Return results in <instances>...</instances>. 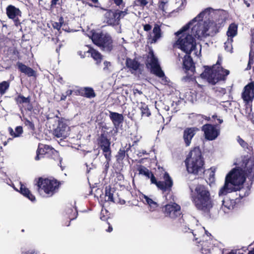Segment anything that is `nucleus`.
I'll use <instances>...</instances> for the list:
<instances>
[{
    "mask_svg": "<svg viewBox=\"0 0 254 254\" xmlns=\"http://www.w3.org/2000/svg\"><path fill=\"white\" fill-rule=\"evenodd\" d=\"M243 164V168H235L226 175L224 184L219 191V196L225 195L236 190L234 186L243 185L247 177L254 175V160L246 159L244 160Z\"/></svg>",
    "mask_w": 254,
    "mask_h": 254,
    "instance_id": "nucleus-1",
    "label": "nucleus"
},
{
    "mask_svg": "<svg viewBox=\"0 0 254 254\" xmlns=\"http://www.w3.org/2000/svg\"><path fill=\"white\" fill-rule=\"evenodd\" d=\"M191 200L197 210L208 214L213 207V201L208 188L201 184L195 187L191 195Z\"/></svg>",
    "mask_w": 254,
    "mask_h": 254,
    "instance_id": "nucleus-2",
    "label": "nucleus"
},
{
    "mask_svg": "<svg viewBox=\"0 0 254 254\" xmlns=\"http://www.w3.org/2000/svg\"><path fill=\"white\" fill-rule=\"evenodd\" d=\"M186 169L189 174L195 176L204 174L205 161L199 147H195L191 150L185 160Z\"/></svg>",
    "mask_w": 254,
    "mask_h": 254,
    "instance_id": "nucleus-3",
    "label": "nucleus"
},
{
    "mask_svg": "<svg viewBox=\"0 0 254 254\" xmlns=\"http://www.w3.org/2000/svg\"><path fill=\"white\" fill-rule=\"evenodd\" d=\"M36 185L39 194H44L46 197H49L58 192L61 183L54 178L39 177Z\"/></svg>",
    "mask_w": 254,
    "mask_h": 254,
    "instance_id": "nucleus-4",
    "label": "nucleus"
},
{
    "mask_svg": "<svg viewBox=\"0 0 254 254\" xmlns=\"http://www.w3.org/2000/svg\"><path fill=\"white\" fill-rule=\"evenodd\" d=\"M216 67V65H212L211 67L205 66V70L200 74V76L202 78L206 79L212 85H215L219 81H225L230 73L229 71L223 68L222 66Z\"/></svg>",
    "mask_w": 254,
    "mask_h": 254,
    "instance_id": "nucleus-5",
    "label": "nucleus"
},
{
    "mask_svg": "<svg viewBox=\"0 0 254 254\" xmlns=\"http://www.w3.org/2000/svg\"><path fill=\"white\" fill-rule=\"evenodd\" d=\"M187 31H183L178 35L176 34L177 36L181 35L176 41V44L182 51L187 54H191V52L196 49V40L192 34L186 33L185 32Z\"/></svg>",
    "mask_w": 254,
    "mask_h": 254,
    "instance_id": "nucleus-6",
    "label": "nucleus"
},
{
    "mask_svg": "<svg viewBox=\"0 0 254 254\" xmlns=\"http://www.w3.org/2000/svg\"><path fill=\"white\" fill-rule=\"evenodd\" d=\"M91 39L93 43L101 47L103 51L110 52L113 50V40L108 35L104 34L102 32H94Z\"/></svg>",
    "mask_w": 254,
    "mask_h": 254,
    "instance_id": "nucleus-7",
    "label": "nucleus"
},
{
    "mask_svg": "<svg viewBox=\"0 0 254 254\" xmlns=\"http://www.w3.org/2000/svg\"><path fill=\"white\" fill-rule=\"evenodd\" d=\"M42 158H47L54 160L60 159L59 153L57 150L48 145L43 144L38 146L35 159L38 161Z\"/></svg>",
    "mask_w": 254,
    "mask_h": 254,
    "instance_id": "nucleus-8",
    "label": "nucleus"
},
{
    "mask_svg": "<svg viewBox=\"0 0 254 254\" xmlns=\"http://www.w3.org/2000/svg\"><path fill=\"white\" fill-rule=\"evenodd\" d=\"M147 67H150L151 72L157 76L162 78L165 73L162 70L157 58L155 56L153 50L150 49L147 56Z\"/></svg>",
    "mask_w": 254,
    "mask_h": 254,
    "instance_id": "nucleus-9",
    "label": "nucleus"
},
{
    "mask_svg": "<svg viewBox=\"0 0 254 254\" xmlns=\"http://www.w3.org/2000/svg\"><path fill=\"white\" fill-rule=\"evenodd\" d=\"M149 179H150L151 184H155L159 189L163 192H170L171 191L173 182L167 172H165L163 175L164 181H157L153 173L150 175Z\"/></svg>",
    "mask_w": 254,
    "mask_h": 254,
    "instance_id": "nucleus-10",
    "label": "nucleus"
},
{
    "mask_svg": "<svg viewBox=\"0 0 254 254\" xmlns=\"http://www.w3.org/2000/svg\"><path fill=\"white\" fill-rule=\"evenodd\" d=\"M214 9L211 7H207L199 13L197 16L192 19L188 23L184 25L181 29L175 33V34L178 35L181 34L183 31L188 30L190 27L193 25L194 22L197 21H202L203 18L209 19V17L211 15V13H213Z\"/></svg>",
    "mask_w": 254,
    "mask_h": 254,
    "instance_id": "nucleus-11",
    "label": "nucleus"
},
{
    "mask_svg": "<svg viewBox=\"0 0 254 254\" xmlns=\"http://www.w3.org/2000/svg\"><path fill=\"white\" fill-rule=\"evenodd\" d=\"M202 130L204 132L205 138L208 140H215L220 134V127L215 124H206L202 127Z\"/></svg>",
    "mask_w": 254,
    "mask_h": 254,
    "instance_id": "nucleus-12",
    "label": "nucleus"
},
{
    "mask_svg": "<svg viewBox=\"0 0 254 254\" xmlns=\"http://www.w3.org/2000/svg\"><path fill=\"white\" fill-rule=\"evenodd\" d=\"M108 132L105 130L102 131L100 135L97 138V142L99 147L102 149L105 157L112 155L111 148L110 139L108 138L107 135Z\"/></svg>",
    "mask_w": 254,
    "mask_h": 254,
    "instance_id": "nucleus-13",
    "label": "nucleus"
},
{
    "mask_svg": "<svg viewBox=\"0 0 254 254\" xmlns=\"http://www.w3.org/2000/svg\"><path fill=\"white\" fill-rule=\"evenodd\" d=\"M162 211L166 216L172 219H176L182 214L181 206L175 202L165 205Z\"/></svg>",
    "mask_w": 254,
    "mask_h": 254,
    "instance_id": "nucleus-14",
    "label": "nucleus"
},
{
    "mask_svg": "<svg viewBox=\"0 0 254 254\" xmlns=\"http://www.w3.org/2000/svg\"><path fill=\"white\" fill-rule=\"evenodd\" d=\"M197 23L193 26L191 28V34L193 35L195 38L206 37L209 36L207 33V29L206 26L205 21H197Z\"/></svg>",
    "mask_w": 254,
    "mask_h": 254,
    "instance_id": "nucleus-15",
    "label": "nucleus"
},
{
    "mask_svg": "<svg viewBox=\"0 0 254 254\" xmlns=\"http://www.w3.org/2000/svg\"><path fill=\"white\" fill-rule=\"evenodd\" d=\"M14 100L16 104L22 109L24 107V105H27L26 108L25 109L26 111L32 112L33 111V106L31 102V97L30 96L28 97L24 96L22 94L16 93V96L14 98Z\"/></svg>",
    "mask_w": 254,
    "mask_h": 254,
    "instance_id": "nucleus-16",
    "label": "nucleus"
},
{
    "mask_svg": "<svg viewBox=\"0 0 254 254\" xmlns=\"http://www.w3.org/2000/svg\"><path fill=\"white\" fill-rule=\"evenodd\" d=\"M183 68L185 72L188 74H190L191 78L192 75H193L195 71V63L192 58L190 56V54H187L184 57L183 59Z\"/></svg>",
    "mask_w": 254,
    "mask_h": 254,
    "instance_id": "nucleus-17",
    "label": "nucleus"
},
{
    "mask_svg": "<svg viewBox=\"0 0 254 254\" xmlns=\"http://www.w3.org/2000/svg\"><path fill=\"white\" fill-rule=\"evenodd\" d=\"M224 22L223 19H221V20L218 19L216 21L211 20L205 21L208 34L213 36L218 33L219 29L223 27Z\"/></svg>",
    "mask_w": 254,
    "mask_h": 254,
    "instance_id": "nucleus-18",
    "label": "nucleus"
},
{
    "mask_svg": "<svg viewBox=\"0 0 254 254\" xmlns=\"http://www.w3.org/2000/svg\"><path fill=\"white\" fill-rule=\"evenodd\" d=\"M139 141V139L136 137V138L133 141L132 145L129 143L127 147V144H126V146H125L126 149H125L124 148H121L115 156L117 162L121 163L123 161L126 157L127 158H129L128 151L130 150L132 146L136 145Z\"/></svg>",
    "mask_w": 254,
    "mask_h": 254,
    "instance_id": "nucleus-19",
    "label": "nucleus"
},
{
    "mask_svg": "<svg viewBox=\"0 0 254 254\" xmlns=\"http://www.w3.org/2000/svg\"><path fill=\"white\" fill-rule=\"evenodd\" d=\"M254 82H251L246 85L244 88L242 93V98L246 103H249L251 101L254 97Z\"/></svg>",
    "mask_w": 254,
    "mask_h": 254,
    "instance_id": "nucleus-20",
    "label": "nucleus"
},
{
    "mask_svg": "<svg viewBox=\"0 0 254 254\" xmlns=\"http://www.w3.org/2000/svg\"><path fill=\"white\" fill-rule=\"evenodd\" d=\"M69 130V127L66 123L59 121L58 127L54 130V134L58 138H65L68 135Z\"/></svg>",
    "mask_w": 254,
    "mask_h": 254,
    "instance_id": "nucleus-21",
    "label": "nucleus"
},
{
    "mask_svg": "<svg viewBox=\"0 0 254 254\" xmlns=\"http://www.w3.org/2000/svg\"><path fill=\"white\" fill-rule=\"evenodd\" d=\"M116 10L106 9L104 14V22L109 25L115 26L119 24V19Z\"/></svg>",
    "mask_w": 254,
    "mask_h": 254,
    "instance_id": "nucleus-22",
    "label": "nucleus"
},
{
    "mask_svg": "<svg viewBox=\"0 0 254 254\" xmlns=\"http://www.w3.org/2000/svg\"><path fill=\"white\" fill-rule=\"evenodd\" d=\"M198 130L199 129L196 127H187L184 130L183 138L186 146H190L192 138Z\"/></svg>",
    "mask_w": 254,
    "mask_h": 254,
    "instance_id": "nucleus-23",
    "label": "nucleus"
},
{
    "mask_svg": "<svg viewBox=\"0 0 254 254\" xmlns=\"http://www.w3.org/2000/svg\"><path fill=\"white\" fill-rule=\"evenodd\" d=\"M16 66L19 71L24 73L28 77H35L36 76V72L35 70H34L31 67L26 65L22 63L18 62L16 63Z\"/></svg>",
    "mask_w": 254,
    "mask_h": 254,
    "instance_id": "nucleus-24",
    "label": "nucleus"
},
{
    "mask_svg": "<svg viewBox=\"0 0 254 254\" xmlns=\"http://www.w3.org/2000/svg\"><path fill=\"white\" fill-rule=\"evenodd\" d=\"M109 118L114 126L118 128L124 122V116L122 114L109 111Z\"/></svg>",
    "mask_w": 254,
    "mask_h": 254,
    "instance_id": "nucleus-25",
    "label": "nucleus"
},
{
    "mask_svg": "<svg viewBox=\"0 0 254 254\" xmlns=\"http://www.w3.org/2000/svg\"><path fill=\"white\" fill-rule=\"evenodd\" d=\"M6 13L9 19H15L17 17L21 16V11L18 8L14 5H9L6 8Z\"/></svg>",
    "mask_w": 254,
    "mask_h": 254,
    "instance_id": "nucleus-26",
    "label": "nucleus"
},
{
    "mask_svg": "<svg viewBox=\"0 0 254 254\" xmlns=\"http://www.w3.org/2000/svg\"><path fill=\"white\" fill-rule=\"evenodd\" d=\"M126 65L130 70L136 71L139 69L140 64L135 59H131L127 58L126 61Z\"/></svg>",
    "mask_w": 254,
    "mask_h": 254,
    "instance_id": "nucleus-27",
    "label": "nucleus"
},
{
    "mask_svg": "<svg viewBox=\"0 0 254 254\" xmlns=\"http://www.w3.org/2000/svg\"><path fill=\"white\" fill-rule=\"evenodd\" d=\"M238 25L235 23H231L228 28L226 35L228 38H233L238 34Z\"/></svg>",
    "mask_w": 254,
    "mask_h": 254,
    "instance_id": "nucleus-28",
    "label": "nucleus"
},
{
    "mask_svg": "<svg viewBox=\"0 0 254 254\" xmlns=\"http://www.w3.org/2000/svg\"><path fill=\"white\" fill-rule=\"evenodd\" d=\"M88 52L90 53L91 57L96 61L97 64H99L101 63L103 56L98 51L90 48Z\"/></svg>",
    "mask_w": 254,
    "mask_h": 254,
    "instance_id": "nucleus-29",
    "label": "nucleus"
},
{
    "mask_svg": "<svg viewBox=\"0 0 254 254\" xmlns=\"http://www.w3.org/2000/svg\"><path fill=\"white\" fill-rule=\"evenodd\" d=\"M242 186L243 185L234 186V188L236 190L234 191L239 190V196L241 198L248 196L250 193V188L249 187L244 188Z\"/></svg>",
    "mask_w": 254,
    "mask_h": 254,
    "instance_id": "nucleus-30",
    "label": "nucleus"
},
{
    "mask_svg": "<svg viewBox=\"0 0 254 254\" xmlns=\"http://www.w3.org/2000/svg\"><path fill=\"white\" fill-rule=\"evenodd\" d=\"M20 192L25 197H27L31 201H34L36 200L35 196L33 194H32V193L28 188L25 187L23 185L21 186V187L20 188Z\"/></svg>",
    "mask_w": 254,
    "mask_h": 254,
    "instance_id": "nucleus-31",
    "label": "nucleus"
},
{
    "mask_svg": "<svg viewBox=\"0 0 254 254\" xmlns=\"http://www.w3.org/2000/svg\"><path fill=\"white\" fill-rule=\"evenodd\" d=\"M116 190L114 188H111L110 186L105 188V197H108L107 201L114 202L116 197L114 196V194Z\"/></svg>",
    "mask_w": 254,
    "mask_h": 254,
    "instance_id": "nucleus-32",
    "label": "nucleus"
},
{
    "mask_svg": "<svg viewBox=\"0 0 254 254\" xmlns=\"http://www.w3.org/2000/svg\"><path fill=\"white\" fill-rule=\"evenodd\" d=\"M153 33L154 36L152 39V42L155 43L162 36L161 26L157 24H155L153 29Z\"/></svg>",
    "mask_w": 254,
    "mask_h": 254,
    "instance_id": "nucleus-33",
    "label": "nucleus"
},
{
    "mask_svg": "<svg viewBox=\"0 0 254 254\" xmlns=\"http://www.w3.org/2000/svg\"><path fill=\"white\" fill-rule=\"evenodd\" d=\"M143 198L147 205H148L149 210L151 211H155L158 207V203L149 198L148 196L143 195Z\"/></svg>",
    "mask_w": 254,
    "mask_h": 254,
    "instance_id": "nucleus-34",
    "label": "nucleus"
},
{
    "mask_svg": "<svg viewBox=\"0 0 254 254\" xmlns=\"http://www.w3.org/2000/svg\"><path fill=\"white\" fill-rule=\"evenodd\" d=\"M83 89V95L82 97H86L87 98H93L95 97L96 93L92 87H82Z\"/></svg>",
    "mask_w": 254,
    "mask_h": 254,
    "instance_id": "nucleus-35",
    "label": "nucleus"
},
{
    "mask_svg": "<svg viewBox=\"0 0 254 254\" xmlns=\"http://www.w3.org/2000/svg\"><path fill=\"white\" fill-rule=\"evenodd\" d=\"M10 84V81L9 80L3 81L0 82V94L1 95H3L6 93L9 88Z\"/></svg>",
    "mask_w": 254,
    "mask_h": 254,
    "instance_id": "nucleus-36",
    "label": "nucleus"
},
{
    "mask_svg": "<svg viewBox=\"0 0 254 254\" xmlns=\"http://www.w3.org/2000/svg\"><path fill=\"white\" fill-rule=\"evenodd\" d=\"M137 171L139 172V174L144 175L148 179L149 178L150 175L152 173L151 171L142 165L139 166L137 168Z\"/></svg>",
    "mask_w": 254,
    "mask_h": 254,
    "instance_id": "nucleus-37",
    "label": "nucleus"
},
{
    "mask_svg": "<svg viewBox=\"0 0 254 254\" xmlns=\"http://www.w3.org/2000/svg\"><path fill=\"white\" fill-rule=\"evenodd\" d=\"M140 110L142 116L149 117L151 115V112L148 108V105L145 103H141Z\"/></svg>",
    "mask_w": 254,
    "mask_h": 254,
    "instance_id": "nucleus-38",
    "label": "nucleus"
},
{
    "mask_svg": "<svg viewBox=\"0 0 254 254\" xmlns=\"http://www.w3.org/2000/svg\"><path fill=\"white\" fill-rule=\"evenodd\" d=\"M105 158L106 159V161L104 163V166L103 173L105 174H107L110 166V163L111 161L112 155H109V156Z\"/></svg>",
    "mask_w": 254,
    "mask_h": 254,
    "instance_id": "nucleus-39",
    "label": "nucleus"
},
{
    "mask_svg": "<svg viewBox=\"0 0 254 254\" xmlns=\"http://www.w3.org/2000/svg\"><path fill=\"white\" fill-rule=\"evenodd\" d=\"M211 122L213 124H215V123H217L219 126L220 127V125L223 123V120L220 117L218 116L216 113H215L211 117Z\"/></svg>",
    "mask_w": 254,
    "mask_h": 254,
    "instance_id": "nucleus-40",
    "label": "nucleus"
},
{
    "mask_svg": "<svg viewBox=\"0 0 254 254\" xmlns=\"http://www.w3.org/2000/svg\"><path fill=\"white\" fill-rule=\"evenodd\" d=\"M116 11L118 15L117 16L119 22L120 21V19L121 18H123L128 13L127 8H125L124 10L117 9Z\"/></svg>",
    "mask_w": 254,
    "mask_h": 254,
    "instance_id": "nucleus-41",
    "label": "nucleus"
},
{
    "mask_svg": "<svg viewBox=\"0 0 254 254\" xmlns=\"http://www.w3.org/2000/svg\"><path fill=\"white\" fill-rule=\"evenodd\" d=\"M24 125L27 127L28 130L34 131L35 129L34 123L27 119H24Z\"/></svg>",
    "mask_w": 254,
    "mask_h": 254,
    "instance_id": "nucleus-42",
    "label": "nucleus"
},
{
    "mask_svg": "<svg viewBox=\"0 0 254 254\" xmlns=\"http://www.w3.org/2000/svg\"><path fill=\"white\" fill-rule=\"evenodd\" d=\"M64 22V18L62 16H61L59 18V21L58 22H55L53 24V27L55 29H56L57 30H60L62 26V25L63 24Z\"/></svg>",
    "mask_w": 254,
    "mask_h": 254,
    "instance_id": "nucleus-43",
    "label": "nucleus"
},
{
    "mask_svg": "<svg viewBox=\"0 0 254 254\" xmlns=\"http://www.w3.org/2000/svg\"><path fill=\"white\" fill-rule=\"evenodd\" d=\"M233 42V39L231 38L227 39L226 42L224 43V47L225 49L227 51H230L232 49V43Z\"/></svg>",
    "mask_w": 254,
    "mask_h": 254,
    "instance_id": "nucleus-44",
    "label": "nucleus"
},
{
    "mask_svg": "<svg viewBox=\"0 0 254 254\" xmlns=\"http://www.w3.org/2000/svg\"><path fill=\"white\" fill-rule=\"evenodd\" d=\"M68 211L73 212V216L69 215L68 216V218L70 220V221L68 222V224H66V225L67 226H69L70 221L75 219L77 217V216L78 215V212H77V211H76V209H74L73 210V209L70 208V209H69L68 210Z\"/></svg>",
    "mask_w": 254,
    "mask_h": 254,
    "instance_id": "nucleus-45",
    "label": "nucleus"
},
{
    "mask_svg": "<svg viewBox=\"0 0 254 254\" xmlns=\"http://www.w3.org/2000/svg\"><path fill=\"white\" fill-rule=\"evenodd\" d=\"M237 141L240 144V145L244 148H248L249 145L242 138L240 137V136H237Z\"/></svg>",
    "mask_w": 254,
    "mask_h": 254,
    "instance_id": "nucleus-46",
    "label": "nucleus"
},
{
    "mask_svg": "<svg viewBox=\"0 0 254 254\" xmlns=\"http://www.w3.org/2000/svg\"><path fill=\"white\" fill-rule=\"evenodd\" d=\"M14 137L20 136L23 133V128L21 126L16 127L15 128Z\"/></svg>",
    "mask_w": 254,
    "mask_h": 254,
    "instance_id": "nucleus-47",
    "label": "nucleus"
},
{
    "mask_svg": "<svg viewBox=\"0 0 254 254\" xmlns=\"http://www.w3.org/2000/svg\"><path fill=\"white\" fill-rule=\"evenodd\" d=\"M117 196L116 197V199L114 201V203H119L120 204H125L126 203V201L123 199H121V198L119 197V195L117 193Z\"/></svg>",
    "mask_w": 254,
    "mask_h": 254,
    "instance_id": "nucleus-48",
    "label": "nucleus"
},
{
    "mask_svg": "<svg viewBox=\"0 0 254 254\" xmlns=\"http://www.w3.org/2000/svg\"><path fill=\"white\" fill-rule=\"evenodd\" d=\"M73 94L76 96H82V95H83L82 87H80L77 89L73 90Z\"/></svg>",
    "mask_w": 254,
    "mask_h": 254,
    "instance_id": "nucleus-49",
    "label": "nucleus"
},
{
    "mask_svg": "<svg viewBox=\"0 0 254 254\" xmlns=\"http://www.w3.org/2000/svg\"><path fill=\"white\" fill-rule=\"evenodd\" d=\"M60 0H51V4L50 5V10L53 9L56 5L58 4V2Z\"/></svg>",
    "mask_w": 254,
    "mask_h": 254,
    "instance_id": "nucleus-50",
    "label": "nucleus"
},
{
    "mask_svg": "<svg viewBox=\"0 0 254 254\" xmlns=\"http://www.w3.org/2000/svg\"><path fill=\"white\" fill-rule=\"evenodd\" d=\"M10 51L11 52L12 54L13 55H15L17 58L18 59H20V57H19V52H18V51L17 50V49L15 47L11 49L10 50Z\"/></svg>",
    "mask_w": 254,
    "mask_h": 254,
    "instance_id": "nucleus-51",
    "label": "nucleus"
},
{
    "mask_svg": "<svg viewBox=\"0 0 254 254\" xmlns=\"http://www.w3.org/2000/svg\"><path fill=\"white\" fill-rule=\"evenodd\" d=\"M139 3V5L144 7L148 3L147 0H136Z\"/></svg>",
    "mask_w": 254,
    "mask_h": 254,
    "instance_id": "nucleus-52",
    "label": "nucleus"
},
{
    "mask_svg": "<svg viewBox=\"0 0 254 254\" xmlns=\"http://www.w3.org/2000/svg\"><path fill=\"white\" fill-rule=\"evenodd\" d=\"M143 30L145 31H150L152 28V26L150 25L149 24H146L144 25H143Z\"/></svg>",
    "mask_w": 254,
    "mask_h": 254,
    "instance_id": "nucleus-53",
    "label": "nucleus"
},
{
    "mask_svg": "<svg viewBox=\"0 0 254 254\" xmlns=\"http://www.w3.org/2000/svg\"><path fill=\"white\" fill-rule=\"evenodd\" d=\"M253 60V57L251 56V55H250L249 60L248 64V65H247V67L246 68L247 70H249V69H250L251 68V64L252 61Z\"/></svg>",
    "mask_w": 254,
    "mask_h": 254,
    "instance_id": "nucleus-54",
    "label": "nucleus"
},
{
    "mask_svg": "<svg viewBox=\"0 0 254 254\" xmlns=\"http://www.w3.org/2000/svg\"><path fill=\"white\" fill-rule=\"evenodd\" d=\"M198 231L197 230H194L193 231L191 232L192 234L193 235L194 239L195 241H197L199 239L198 235H196V232H197Z\"/></svg>",
    "mask_w": 254,
    "mask_h": 254,
    "instance_id": "nucleus-55",
    "label": "nucleus"
},
{
    "mask_svg": "<svg viewBox=\"0 0 254 254\" xmlns=\"http://www.w3.org/2000/svg\"><path fill=\"white\" fill-rule=\"evenodd\" d=\"M104 67L103 69L104 70H107L108 69V67L111 65V63L108 61H105L104 62Z\"/></svg>",
    "mask_w": 254,
    "mask_h": 254,
    "instance_id": "nucleus-56",
    "label": "nucleus"
},
{
    "mask_svg": "<svg viewBox=\"0 0 254 254\" xmlns=\"http://www.w3.org/2000/svg\"><path fill=\"white\" fill-rule=\"evenodd\" d=\"M108 217L104 214V211L102 210L100 213V219L103 221L107 220Z\"/></svg>",
    "mask_w": 254,
    "mask_h": 254,
    "instance_id": "nucleus-57",
    "label": "nucleus"
},
{
    "mask_svg": "<svg viewBox=\"0 0 254 254\" xmlns=\"http://www.w3.org/2000/svg\"><path fill=\"white\" fill-rule=\"evenodd\" d=\"M13 21H14V24L16 25V26H18L20 24V20L19 19V17H17V18H15V19H12Z\"/></svg>",
    "mask_w": 254,
    "mask_h": 254,
    "instance_id": "nucleus-58",
    "label": "nucleus"
},
{
    "mask_svg": "<svg viewBox=\"0 0 254 254\" xmlns=\"http://www.w3.org/2000/svg\"><path fill=\"white\" fill-rule=\"evenodd\" d=\"M166 4V2H165L164 1H161L160 2H159V7L160 9H161L163 11L164 10V6Z\"/></svg>",
    "mask_w": 254,
    "mask_h": 254,
    "instance_id": "nucleus-59",
    "label": "nucleus"
},
{
    "mask_svg": "<svg viewBox=\"0 0 254 254\" xmlns=\"http://www.w3.org/2000/svg\"><path fill=\"white\" fill-rule=\"evenodd\" d=\"M23 254H37V253L34 250H29L27 252H24Z\"/></svg>",
    "mask_w": 254,
    "mask_h": 254,
    "instance_id": "nucleus-60",
    "label": "nucleus"
},
{
    "mask_svg": "<svg viewBox=\"0 0 254 254\" xmlns=\"http://www.w3.org/2000/svg\"><path fill=\"white\" fill-rule=\"evenodd\" d=\"M147 154L148 153H147V152L145 150H140L138 152V155L139 156H141L142 155Z\"/></svg>",
    "mask_w": 254,
    "mask_h": 254,
    "instance_id": "nucleus-61",
    "label": "nucleus"
},
{
    "mask_svg": "<svg viewBox=\"0 0 254 254\" xmlns=\"http://www.w3.org/2000/svg\"><path fill=\"white\" fill-rule=\"evenodd\" d=\"M66 96H70L72 93H73V90H67L66 92Z\"/></svg>",
    "mask_w": 254,
    "mask_h": 254,
    "instance_id": "nucleus-62",
    "label": "nucleus"
},
{
    "mask_svg": "<svg viewBox=\"0 0 254 254\" xmlns=\"http://www.w3.org/2000/svg\"><path fill=\"white\" fill-rule=\"evenodd\" d=\"M202 118L207 121H211V118H210L209 116L202 115Z\"/></svg>",
    "mask_w": 254,
    "mask_h": 254,
    "instance_id": "nucleus-63",
    "label": "nucleus"
},
{
    "mask_svg": "<svg viewBox=\"0 0 254 254\" xmlns=\"http://www.w3.org/2000/svg\"><path fill=\"white\" fill-rule=\"evenodd\" d=\"M8 131L9 132L10 134L12 136L14 137L15 132H14V131L13 130V129L11 127H9L8 128Z\"/></svg>",
    "mask_w": 254,
    "mask_h": 254,
    "instance_id": "nucleus-64",
    "label": "nucleus"
}]
</instances>
